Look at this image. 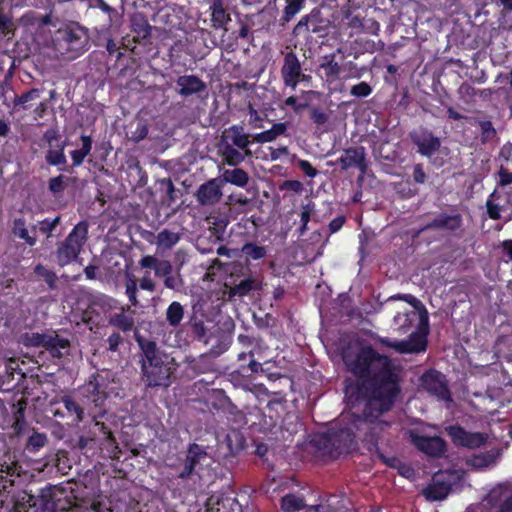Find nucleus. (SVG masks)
<instances>
[{
    "label": "nucleus",
    "mask_w": 512,
    "mask_h": 512,
    "mask_svg": "<svg viewBox=\"0 0 512 512\" xmlns=\"http://www.w3.org/2000/svg\"><path fill=\"white\" fill-rule=\"evenodd\" d=\"M343 362L356 377L345 387L347 401L352 406L364 405L362 414L342 413L325 432L312 435L311 446L332 458L359 450V442L369 451L377 448L376 421L391 410L401 392L399 368L372 346H363L356 353H344Z\"/></svg>",
    "instance_id": "f257e3e1"
},
{
    "label": "nucleus",
    "mask_w": 512,
    "mask_h": 512,
    "mask_svg": "<svg viewBox=\"0 0 512 512\" xmlns=\"http://www.w3.org/2000/svg\"><path fill=\"white\" fill-rule=\"evenodd\" d=\"M142 352L141 370L148 387H168L175 371L174 359L163 352L153 340L136 336Z\"/></svg>",
    "instance_id": "f03ea898"
},
{
    "label": "nucleus",
    "mask_w": 512,
    "mask_h": 512,
    "mask_svg": "<svg viewBox=\"0 0 512 512\" xmlns=\"http://www.w3.org/2000/svg\"><path fill=\"white\" fill-rule=\"evenodd\" d=\"M388 300L405 301L415 309L422 307L423 310L419 314V323L416 331L412 332L407 340L393 341L388 337H379L377 340L378 343L386 348H392L400 354L425 352L428 346L429 318L427 310L424 308L421 301L412 294H396L390 296Z\"/></svg>",
    "instance_id": "7ed1b4c3"
},
{
    "label": "nucleus",
    "mask_w": 512,
    "mask_h": 512,
    "mask_svg": "<svg viewBox=\"0 0 512 512\" xmlns=\"http://www.w3.org/2000/svg\"><path fill=\"white\" fill-rule=\"evenodd\" d=\"M103 415H94L84 422L77 432V437L71 440L72 449L83 451L94 447L97 441H115L110 428L100 420Z\"/></svg>",
    "instance_id": "20e7f679"
},
{
    "label": "nucleus",
    "mask_w": 512,
    "mask_h": 512,
    "mask_svg": "<svg viewBox=\"0 0 512 512\" xmlns=\"http://www.w3.org/2000/svg\"><path fill=\"white\" fill-rule=\"evenodd\" d=\"M87 237L88 224L86 221H80L57 246L56 260L60 267L70 264L79 256Z\"/></svg>",
    "instance_id": "39448f33"
},
{
    "label": "nucleus",
    "mask_w": 512,
    "mask_h": 512,
    "mask_svg": "<svg viewBox=\"0 0 512 512\" xmlns=\"http://www.w3.org/2000/svg\"><path fill=\"white\" fill-rule=\"evenodd\" d=\"M22 343L26 347L44 348L52 358L61 359L68 354L71 346L69 339L61 337L56 331L50 333H25Z\"/></svg>",
    "instance_id": "423d86ee"
},
{
    "label": "nucleus",
    "mask_w": 512,
    "mask_h": 512,
    "mask_svg": "<svg viewBox=\"0 0 512 512\" xmlns=\"http://www.w3.org/2000/svg\"><path fill=\"white\" fill-rule=\"evenodd\" d=\"M142 269H153L158 278H163L164 286L167 289L180 291L184 285L181 274L174 273L173 265L168 260H160L154 255H145L139 260Z\"/></svg>",
    "instance_id": "0eeeda50"
},
{
    "label": "nucleus",
    "mask_w": 512,
    "mask_h": 512,
    "mask_svg": "<svg viewBox=\"0 0 512 512\" xmlns=\"http://www.w3.org/2000/svg\"><path fill=\"white\" fill-rule=\"evenodd\" d=\"M329 29L330 21L323 17L320 9L313 8L309 14L301 17L293 28V34L299 36L307 33L314 34L319 38H324L328 35Z\"/></svg>",
    "instance_id": "6e6552de"
},
{
    "label": "nucleus",
    "mask_w": 512,
    "mask_h": 512,
    "mask_svg": "<svg viewBox=\"0 0 512 512\" xmlns=\"http://www.w3.org/2000/svg\"><path fill=\"white\" fill-rule=\"evenodd\" d=\"M411 444L431 458H441L447 451V444L440 436H424L417 429L406 432Z\"/></svg>",
    "instance_id": "1a4fd4ad"
},
{
    "label": "nucleus",
    "mask_w": 512,
    "mask_h": 512,
    "mask_svg": "<svg viewBox=\"0 0 512 512\" xmlns=\"http://www.w3.org/2000/svg\"><path fill=\"white\" fill-rule=\"evenodd\" d=\"M58 44L69 53V58H76L87 50L88 37L79 29H62L58 31Z\"/></svg>",
    "instance_id": "9d476101"
},
{
    "label": "nucleus",
    "mask_w": 512,
    "mask_h": 512,
    "mask_svg": "<svg viewBox=\"0 0 512 512\" xmlns=\"http://www.w3.org/2000/svg\"><path fill=\"white\" fill-rule=\"evenodd\" d=\"M205 448L197 443L189 444L185 458L175 467L176 478L187 481L196 473V467L207 458Z\"/></svg>",
    "instance_id": "9b49d317"
},
{
    "label": "nucleus",
    "mask_w": 512,
    "mask_h": 512,
    "mask_svg": "<svg viewBox=\"0 0 512 512\" xmlns=\"http://www.w3.org/2000/svg\"><path fill=\"white\" fill-rule=\"evenodd\" d=\"M446 432L455 446L468 449L480 448L487 443L489 438L487 433L467 431L458 424L448 426Z\"/></svg>",
    "instance_id": "f8f14e48"
},
{
    "label": "nucleus",
    "mask_w": 512,
    "mask_h": 512,
    "mask_svg": "<svg viewBox=\"0 0 512 512\" xmlns=\"http://www.w3.org/2000/svg\"><path fill=\"white\" fill-rule=\"evenodd\" d=\"M422 387L438 400L452 401L445 375L435 369H429L420 378Z\"/></svg>",
    "instance_id": "ddd939ff"
},
{
    "label": "nucleus",
    "mask_w": 512,
    "mask_h": 512,
    "mask_svg": "<svg viewBox=\"0 0 512 512\" xmlns=\"http://www.w3.org/2000/svg\"><path fill=\"white\" fill-rule=\"evenodd\" d=\"M409 136L421 156L431 158L441 147L440 138L427 128L421 127L418 130H413Z\"/></svg>",
    "instance_id": "4468645a"
},
{
    "label": "nucleus",
    "mask_w": 512,
    "mask_h": 512,
    "mask_svg": "<svg viewBox=\"0 0 512 512\" xmlns=\"http://www.w3.org/2000/svg\"><path fill=\"white\" fill-rule=\"evenodd\" d=\"M336 163L340 165L341 170L357 168L361 175H364L369 167L366 148L361 145L346 148Z\"/></svg>",
    "instance_id": "2eb2a0df"
},
{
    "label": "nucleus",
    "mask_w": 512,
    "mask_h": 512,
    "mask_svg": "<svg viewBox=\"0 0 512 512\" xmlns=\"http://www.w3.org/2000/svg\"><path fill=\"white\" fill-rule=\"evenodd\" d=\"M281 77L286 87L295 89L300 81L306 76L302 72L301 63L295 52H287L284 56V63L281 67Z\"/></svg>",
    "instance_id": "dca6fc26"
},
{
    "label": "nucleus",
    "mask_w": 512,
    "mask_h": 512,
    "mask_svg": "<svg viewBox=\"0 0 512 512\" xmlns=\"http://www.w3.org/2000/svg\"><path fill=\"white\" fill-rule=\"evenodd\" d=\"M11 235L15 239L22 240L29 247H34L38 241L34 222H29L24 215L12 220Z\"/></svg>",
    "instance_id": "f3484780"
},
{
    "label": "nucleus",
    "mask_w": 512,
    "mask_h": 512,
    "mask_svg": "<svg viewBox=\"0 0 512 512\" xmlns=\"http://www.w3.org/2000/svg\"><path fill=\"white\" fill-rule=\"evenodd\" d=\"M106 389L107 385L104 379L99 375H92L81 388V393L87 401L99 407L103 405L107 398Z\"/></svg>",
    "instance_id": "a211bd4d"
},
{
    "label": "nucleus",
    "mask_w": 512,
    "mask_h": 512,
    "mask_svg": "<svg viewBox=\"0 0 512 512\" xmlns=\"http://www.w3.org/2000/svg\"><path fill=\"white\" fill-rule=\"evenodd\" d=\"M222 183L219 178H213L201 184L196 191V199L200 205L212 206L222 198Z\"/></svg>",
    "instance_id": "6ab92c4d"
},
{
    "label": "nucleus",
    "mask_w": 512,
    "mask_h": 512,
    "mask_svg": "<svg viewBox=\"0 0 512 512\" xmlns=\"http://www.w3.org/2000/svg\"><path fill=\"white\" fill-rule=\"evenodd\" d=\"M285 401L283 399H270L262 412L260 425L264 430L272 431L276 428L281 420L285 410Z\"/></svg>",
    "instance_id": "aec40b11"
},
{
    "label": "nucleus",
    "mask_w": 512,
    "mask_h": 512,
    "mask_svg": "<svg viewBox=\"0 0 512 512\" xmlns=\"http://www.w3.org/2000/svg\"><path fill=\"white\" fill-rule=\"evenodd\" d=\"M225 141L240 150H250L249 146L256 143L240 124H234L223 131L220 142L224 143Z\"/></svg>",
    "instance_id": "412c9836"
},
{
    "label": "nucleus",
    "mask_w": 512,
    "mask_h": 512,
    "mask_svg": "<svg viewBox=\"0 0 512 512\" xmlns=\"http://www.w3.org/2000/svg\"><path fill=\"white\" fill-rule=\"evenodd\" d=\"M462 226L463 218L460 213H439L426 224V228H430L431 230H441L450 233H455L456 231L461 230Z\"/></svg>",
    "instance_id": "4be33fe9"
},
{
    "label": "nucleus",
    "mask_w": 512,
    "mask_h": 512,
    "mask_svg": "<svg viewBox=\"0 0 512 512\" xmlns=\"http://www.w3.org/2000/svg\"><path fill=\"white\" fill-rule=\"evenodd\" d=\"M177 92L184 98L200 95L207 89L206 83L196 75H182L176 79Z\"/></svg>",
    "instance_id": "5701e85b"
},
{
    "label": "nucleus",
    "mask_w": 512,
    "mask_h": 512,
    "mask_svg": "<svg viewBox=\"0 0 512 512\" xmlns=\"http://www.w3.org/2000/svg\"><path fill=\"white\" fill-rule=\"evenodd\" d=\"M443 473H436L432 478V483L428 485L423 494L426 499L431 501H441L445 499L452 490V484L444 480Z\"/></svg>",
    "instance_id": "b1692460"
},
{
    "label": "nucleus",
    "mask_w": 512,
    "mask_h": 512,
    "mask_svg": "<svg viewBox=\"0 0 512 512\" xmlns=\"http://www.w3.org/2000/svg\"><path fill=\"white\" fill-rule=\"evenodd\" d=\"M219 155L226 165L236 167L243 163L246 158H251L253 153L251 150H240L232 147V144H228V141H225L224 143H219Z\"/></svg>",
    "instance_id": "393cba45"
},
{
    "label": "nucleus",
    "mask_w": 512,
    "mask_h": 512,
    "mask_svg": "<svg viewBox=\"0 0 512 512\" xmlns=\"http://www.w3.org/2000/svg\"><path fill=\"white\" fill-rule=\"evenodd\" d=\"M17 463H3L0 466V496L10 494L14 486V477L19 476Z\"/></svg>",
    "instance_id": "a878e982"
},
{
    "label": "nucleus",
    "mask_w": 512,
    "mask_h": 512,
    "mask_svg": "<svg viewBox=\"0 0 512 512\" xmlns=\"http://www.w3.org/2000/svg\"><path fill=\"white\" fill-rule=\"evenodd\" d=\"M210 10L213 28L221 29L231 21L230 14L227 12L223 0H212Z\"/></svg>",
    "instance_id": "bb28decb"
},
{
    "label": "nucleus",
    "mask_w": 512,
    "mask_h": 512,
    "mask_svg": "<svg viewBox=\"0 0 512 512\" xmlns=\"http://www.w3.org/2000/svg\"><path fill=\"white\" fill-rule=\"evenodd\" d=\"M501 456L499 448H492L485 452L473 454L468 460V464L477 469H483L496 463L497 459Z\"/></svg>",
    "instance_id": "cd10ccee"
},
{
    "label": "nucleus",
    "mask_w": 512,
    "mask_h": 512,
    "mask_svg": "<svg viewBox=\"0 0 512 512\" xmlns=\"http://www.w3.org/2000/svg\"><path fill=\"white\" fill-rule=\"evenodd\" d=\"M221 183H229L234 186L244 188L248 185L250 177L249 174L242 168L234 167L233 169H226L219 178Z\"/></svg>",
    "instance_id": "c85d7f7f"
},
{
    "label": "nucleus",
    "mask_w": 512,
    "mask_h": 512,
    "mask_svg": "<svg viewBox=\"0 0 512 512\" xmlns=\"http://www.w3.org/2000/svg\"><path fill=\"white\" fill-rule=\"evenodd\" d=\"M260 288V283L253 277H248L241 280L238 284L232 286L228 290V298L234 299L235 297L248 296L252 291Z\"/></svg>",
    "instance_id": "c756f323"
},
{
    "label": "nucleus",
    "mask_w": 512,
    "mask_h": 512,
    "mask_svg": "<svg viewBox=\"0 0 512 512\" xmlns=\"http://www.w3.org/2000/svg\"><path fill=\"white\" fill-rule=\"evenodd\" d=\"M109 325L121 330L124 333L132 331L135 321L132 315L127 314L122 307L119 312L110 314L108 317Z\"/></svg>",
    "instance_id": "7c9ffc66"
},
{
    "label": "nucleus",
    "mask_w": 512,
    "mask_h": 512,
    "mask_svg": "<svg viewBox=\"0 0 512 512\" xmlns=\"http://www.w3.org/2000/svg\"><path fill=\"white\" fill-rule=\"evenodd\" d=\"M288 129L287 122L274 123L268 130L253 135V141L264 144L274 141L277 137L284 135Z\"/></svg>",
    "instance_id": "2f4dec72"
},
{
    "label": "nucleus",
    "mask_w": 512,
    "mask_h": 512,
    "mask_svg": "<svg viewBox=\"0 0 512 512\" xmlns=\"http://www.w3.org/2000/svg\"><path fill=\"white\" fill-rule=\"evenodd\" d=\"M54 488H47L34 501L35 512H55Z\"/></svg>",
    "instance_id": "473e14b6"
},
{
    "label": "nucleus",
    "mask_w": 512,
    "mask_h": 512,
    "mask_svg": "<svg viewBox=\"0 0 512 512\" xmlns=\"http://www.w3.org/2000/svg\"><path fill=\"white\" fill-rule=\"evenodd\" d=\"M80 140L82 142L81 148L70 152L72 167L80 166L92 150L93 140L91 136L82 134Z\"/></svg>",
    "instance_id": "72a5a7b5"
},
{
    "label": "nucleus",
    "mask_w": 512,
    "mask_h": 512,
    "mask_svg": "<svg viewBox=\"0 0 512 512\" xmlns=\"http://www.w3.org/2000/svg\"><path fill=\"white\" fill-rule=\"evenodd\" d=\"M131 30L137 40H144L150 37L152 27L148 20L141 14H136L131 19Z\"/></svg>",
    "instance_id": "f704fd0d"
},
{
    "label": "nucleus",
    "mask_w": 512,
    "mask_h": 512,
    "mask_svg": "<svg viewBox=\"0 0 512 512\" xmlns=\"http://www.w3.org/2000/svg\"><path fill=\"white\" fill-rule=\"evenodd\" d=\"M242 257H244L246 263L251 261H257L267 256V248L262 245H258L256 242H246L241 248Z\"/></svg>",
    "instance_id": "c9c22d12"
},
{
    "label": "nucleus",
    "mask_w": 512,
    "mask_h": 512,
    "mask_svg": "<svg viewBox=\"0 0 512 512\" xmlns=\"http://www.w3.org/2000/svg\"><path fill=\"white\" fill-rule=\"evenodd\" d=\"M60 403L63 404V407L66 411V416L71 417L73 422L79 423L83 421L84 409L71 396H62Z\"/></svg>",
    "instance_id": "e433bc0d"
},
{
    "label": "nucleus",
    "mask_w": 512,
    "mask_h": 512,
    "mask_svg": "<svg viewBox=\"0 0 512 512\" xmlns=\"http://www.w3.org/2000/svg\"><path fill=\"white\" fill-rule=\"evenodd\" d=\"M281 509L284 512H297L305 508V501L302 496L288 493L281 498Z\"/></svg>",
    "instance_id": "4c0bfd02"
},
{
    "label": "nucleus",
    "mask_w": 512,
    "mask_h": 512,
    "mask_svg": "<svg viewBox=\"0 0 512 512\" xmlns=\"http://www.w3.org/2000/svg\"><path fill=\"white\" fill-rule=\"evenodd\" d=\"M184 318V307L178 301H173L169 304L166 309V321L171 327H177L180 325Z\"/></svg>",
    "instance_id": "58836bf2"
},
{
    "label": "nucleus",
    "mask_w": 512,
    "mask_h": 512,
    "mask_svg": "<svg viewBox=\"0 0 512 512\" xmlns=\"http://www.w3.org/2000/svg\"><path fill=\"white\" fill-rule=\"evenodd\" d=\"M91 7L99 8L103 11L108 17V26H118L121 20V15L118 11L107 4L104 0H90Z\"/></svg>",
    "instance_id": "ea45409f"
},
{
    "label": "nucleus",
    "mask_w": 512,
    "mask_h": 512,
    "mask_svg": "<svg viewBox=\"0 0 512 512\" xmlns=\"http://www.w3.org/2000/svg\"><path fill=\"white\" fill-rule=\"evenodd\" d=\"M57 149H49L45 155V161L51 166H65L67 159L64 153L65 142H60L56 145Z\"/></svg>",
    "instance_id": "a19ab883"
},
{
    "label": "nucleus",
    "mask_w": 512,
    "mask_h": 512,
    "mask_svg": "<svg viewBox=\"0 0 512 512\" xmlns=\"http://www.w3.org/2000/svg\"><path fill=\"white\" fill-rule=\"evenodd\" d=\"M305 0H286V6L280 18L282 25L290 22L304 7Z\"/></svg>",
    "instance_id": "79ce46f5"
},
{
    "label": "nucleus",
    "mask_w": 512,
    "mask_h": 512,
    "mask_svg": "<svg viewBox=\"0 0 512 512\" xmlns=\"http://www.w3.org/2000/svg\"><path fill=\"white\" fill-rule=\"evenodd\" d=\"M60 221V216H56L54 218L47 217L34 222V226H36V232L39 231L41 234L45 235L46 238H50L53 234V231L60 224Z\"/></svg>",
    "instance_id": "37998d69"
},
{
    "label": "nucleus",
    "mask_w": 512,
    "mask_h": 512,
    "mask_svg": "<svg viewBox=\"0 0 512 512\" xmlns=\"http://www.w3.org/2000/svg\"><path fill=\"white\" fill-rule=\"evenodd\" d=\"M47 443V436L45 433H40L33 430L32 434L28 437L25 450L30 453L38 452L42 447H44Z\"/></svg>",
    "instance_id": "c03bdc74"
},
{
    "label": "nucleus",
    "mask_w": 512,
    "mask_h": 512,
    "mask_svg": "<svg viewBox=\"0 0 512 512\" xmlns=\"http://www.w3.org/2000/svg\"><path fill=\"white\" fill-rule=\"evenodd\" d=\"M34 273L46 282L50 290H55L57 288V275L54 271L39 263L34 267Z\"/></svg>",
    "instance_id": "a18cd8bd"
},
{
    "label": "nucleus",
    "mask_w": 512,
    "mask_h": 512,
    "mask_svg": "<svg viewBox=\"0 0 512 512\" xmlns=\"http://www.w3.org/2000/svg\"><path fill=\"white\" fill-rule=\"evenodd\" d=\"M320 69L324 71V75L328 81H334L339 77L340 65L335 61L334 55L320 64Z\"/></svg>",
    "instance_id": "49530a36"
},
{
    "label": "nucleus",
    "mask_w": 512,
    "mask_h": 512,
    "mask_svg": "<svg viewBox=\"0 0 512 512\" xmlns=\"http://www.w3.org/2000/svg\"><path fill=\"white\" fill-rule=\"evenodd\" d=\"M41 92L42 91L38 88H32L22 93L21 95L15 96L13 100L14 106H22L24 110H27L29 108L27 103L32 100L38 99L41 95Z\"/></svg>",
    "instance_id": "de8ad7c7"
},
{
    "label": "nucleus",
    "mask_w": 512,
    "mask_h": 512,
    "mask_svg": "<svg viewBox=\"0 0 512 512\" xmlns=\"http://www.w3.org/2000/svg\"><path fill=\"white\" fill-rule=\"evenodd\" d=\"M180 240L179 234L170 230L164 229L159 232L157 241L160 246L170 249Z\"/></svg>",
    "instance_id": "09e8293b"
},
{
    "label": "nucleus",
    "mask_w": 512,
    "mask_h": 512,
    "mask_svg": "<svg viewBox=\"0 0 512 512\" xmlns=\"http://www.w3.org/2000/svg\"><path fill=\"white\" fill-rule=\"evenodd\" d=\"M26 425L27 422L25 420V408L22 405H20L14 412V423L12 425V428L15 434L17 436H20L23 434Z\"/></svg>",
    "instance_id": "8fccbe9b"
},
{
    "label": "nucleus",
    "mask_w": 512,
    "mask_h": 512,
    "mask_svg": "<svg viewBox=\"0 0 512 512\" xmlns=\"http://www.w3.org/2000/svg\"><path fill=\"white\" fill-rule=\"evenodd\" d=\"M55 512H67L72 507V501L63 492L54 488Z\"/></svg>",
    "instance_id": "3c124183"
},
{
    "label": "nucleus",
    "mask_w": 512,
    "mask_h": 512,
    "mask_svg": "<svg viewBox=\"0 0 512 512\" xmlns=\"http://www.w3.org/2000/svg\"><path fill=\"white\" fill-rule=\"evenodd\" d=\"M415 317V312H407V313H398L394 317V322L399 324V330L402 333H406L407 330L412 326L413 318Z\"/></svg>",
    "instance_id": "603ef678"
},
{
    "label": "nucleus",
    "mask_w": 512,
    "mask_h": 512,
    "mask_svg": "<svg viewBox=\"0 0 512 512\" xmlns=\"http://www.w3.org/2000/svg\"><path fill=\"white\" fill-rule=\"evenodd\" d=\"M479 127L481 130V142L486 143L492 140L497 132L493 126V123L490 120H483L479 122Z\"/></svg>",
    "instance_id": "864d4df0"
},
{
    "label": "nucleus",
    "mask_w": 512,
    "mask_h": 512,
    "mask_svg": "<svg viewBox=\"0 0 512 512\" xmlns=\"http://www.w3.org/2000/svg\"><path fill=\"white\" fill-rule=\"evenodd\" d=\"M237 372L242 375L252 376L259 372H263V368L262 364L252 357L250 358L249 363L247 365H240Z\"/></svg>",
    "instance_id": "5fc2aeb1"
},
{
    "label": "nucleus",
    "mask_w": 512,
    "mask_h": 512,
    "mask_svg": "<svg viewBox=\"0 0 512 512\" xmlns=\"http://www.w3.org/2000/svg\"><path fill=\"white\" fill-rule=\"evenodd\" d=\"M372 91V87L367 82L362 81L351 87L350 94L357 98H366Z\"/></svg>",
    "instance_id": "6e6d98bb"
},
{
    "label": "nucleus",
    "mask_w": 512,
    "mask_h": 512,
    "mask_svg": "<svg viewBox=\"0 0 512 512\" xmlns=\"http://www.w3.org/2000/svg\"><path fill=\"white\" fill-rule=\"evenodd\" d=\"M48 188H49V191L54 195H58V194L62 193L66 188V184L64 182V176L58 175L56 177L50 178L49 182H48Z\"/></svg>",
    "instance_id": "4d7b16f0"
},
{
    "label": "nucleus",
    "mask_w": 512,
    "mask_h": 512,
    "mask_svg": "<svg viewBox=\"0 0 512 512\" xmlns=\"http://www.w3.org/2000/svg\"><path fill=\"white\" fill-rule=\"evenodd\" d=\"M126 295L128 296L129 302L136 306L139 301L137 299V282L134 278H129L125 284Z\"/></svg>",
    "instance_id": "13d9d810"
},
{
    "label": "nucleus",
    "mask_w": 512,
    "mask_h": 512,
    "mask_svg": "<svg viewBox=\"0 0 512 512\" xmlns=\"http://www.w3.org/2000/svg\"><path fill=\"white\" fill-rule=\"evenodd\" d=\"M495 195L493 192L486 201L487 215L492 220H499L501 218V209L502 207L492 200V197Z\"/></svg>",
    "instance_id": "bf43d9fd"
},
{
    "label": "nucleus",
    "mask_w": 512,
    "mask_h": 512,
    "mask_svg": "<svg viewBox=\"0 0 512 512\" xmlns=\"http://www.w3.org/2000/svg\"><path fill=\"white\" fill-rule=\"evenodd\" d=\"M249 125L254 129L263 128V118L252 105H249Z\"/></svg>",
    "instance_id": "052dcab7"
},
{
    "label": "nucleus",
    "mask_w": 512,
    "mask_h": 512,
    "mask_svg": "<svg viewBox=\"0 0 512 512\" xmlns=\"http://www.w3.org/2000/svg\"><path fill=\"white\" fill-rule=\"evenodd\" d=\"M310 119L317 125H324L328 121V115L322 109L313 107L310 110Z\"/></svg>",
    "instance_id": "680f3d73"
},
{
    "label": "nucleus",
    "mask_w": 512,
    "mask_h": 512,
    "mask_svg": "<svg viewBox=\"0 0 512 512\" xmlns=\"http://www.w3.org/2000/svg\"><path fill=\"white\" fill-rule=\"evenodd\" d=\"M108 344V350L111 352H117L119 350V346L123 343V337L119 332H113L106 339Z\"/></svg>",
    "instance_id": "e2e57ef3"
},
{
    "label": "nucleus",
    "mask_w": 512,
    "mask_h": 512,
    "mask_svg": "<svg viewBox=\"0 0 512 512\" xmlns=\"http://www.w3.org/2000/svg\"><path fill=\"white\" fill-rule=\"evenodd\" d=\"M377 457L383 464H385L387 467H390V468H398L399 465L401 464V461L398 457L386 456L383 452L379 451L378 448H377Z\"/></svg>",
    "instance_id": "0e129e2a"
},
{
    "label": "nucleus",
    "mask_w": 512,
    "mask_h": 512,
    "mask_svg": "<svg viewBox=\"0 0 512 512\" xmlns=\"http://www.w3.org/2000/svg\"><path fill=\"white\" fill-rule=\"evenodd\" d=\"M161 186L165 187L166 196L169 202H174L176 200V188L170 178H164L160 181Z\"/></svg>",
    "instance_id": "69168bd1"
},
{
    "label": "nucleus",
    "mask_w": 512,
    "mask_h": 512,
    "mask_svg": "<svg viewBox=\"0 0 512 512\" xmlns=\"http://www.w3.org/2000/svg\"><path fill=\"white\" fill-rule=\"evenodd\" d=\"M498 184L500 186H508L512 184V172H510L507 168H505L503 165H501L499 171H498Z\"/></svg>",
    "instance_id": "338daca9"
},
{
    "label": "nucleus",
    "mask_w": 512,
    "mask_h": 512,
    "mask_svg": "<svg viewBox=\"0 0 512 512\" xmlns=\"http://www.w3.org/2000/svg\"><path fill=\"white\" fill-rule=\"evenodd\" d=\"M499 158L505 163V164H511L512 165V143L507 142L505 143L499 153Z\"/></svg>",
    "instance_id": "774afa93"
}]
</instances>
